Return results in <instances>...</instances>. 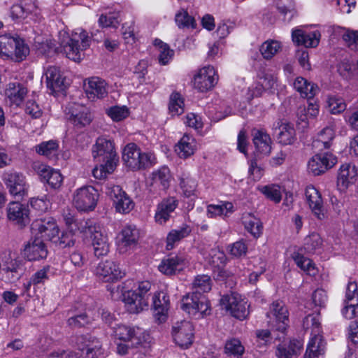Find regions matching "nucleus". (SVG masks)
<instances>
[{"mask_svg":"<svg viewBox=\"0 0 358 358\" xmlns=\"http://www.w3.org/2000/svg\"><path fill=\"white\" fill-rule=\"evenodd\" d=\"M320 33L317 31L306 32L301 29L292 30V41L296 45H303L306 48H315L320 42Z\"/></svg>","mask_w":358,"mask_h":358,"instance_id":"nucleus-29","label":"nucleus"},{"mask_svg":"<svg viewBox=\"0 0 358 358\" xmlns=\"http://www.w3.org/2000/svg\"><path fill=\"white\" fill-rule=\"evenodd\" d=\"M96 275L106 282L118 280L124 276L119 266L112 260L100 262L95 270Z\"/></svg>","mask_w":358,"mask_h":358,"instance_id":"nucleus-21","label":"nucleus"},{"mask_svg":"<svg viewBox=\"0 0 358 358\" xmlns=\"http://www.w3.org/2000/svg\"><path fill=\"white\" fill-rule=\"evenodd\" d=\"M276 7L284 21L289 22L296 15L293 0H276Z\"/></svg>","mask_w":358,"mask_h":358,"instance_id":"nucleus-42","label":"nucleus"},{"mask_svg":"<svg viewBox=\"0 0 358 358\" xmlns=\"http://www.w3.org/2000/svg\"><path fill=\"white\" fill-rule=\"evenodd\" d=\"M339 34L342 36L343 40L348 46L358 45V31L339 28Z\"/></svg>","mask_w":358,"mask_h":358,"instance_id":"nucleus-64","label":"nucleus"},{"mask_svg":"<svg viewBox=\"0 0 358 358\" xmlns=\"http://www.w3.org/2000/svg\"><path fill=\"white\" fill-rule=\"evenodd\" d=\"M29 53V48L19 37L9 34L0 36V56L22 61Z\"/></svg>","mask_w":358,"mask_h":358,"instance_id":"nucleus-6","label":"nucleus"},{"mask_svg":"<svg viewBox=\"0 0 358 358\" xmlns=\"http://www.w3.org/2000/svg\"><path fill=\"white\" fill-rule=\"evenodd\" d=\"M52 241L62 248H70L75 244V234L72 231H65L59 236H57Z\"/></svg>","mask_w":358,"mask_h":358,"instance_id":"nucleus-53","label":"nucleus"},{"mask_svg":"<svg viewBox=\"0 0 358 358\" xmlns=\"http://www.w3.org/2000/svg\"><path fill=\"white\" fill-rule=\"evenodd\" d=\"M208 261L214 267L222 266L226 263L227 257L224 252L218 249H212L209 253Z\"/></svg>","mask_w":358,"mask_h":358,"instance_id":"nucleus-62","label":"nucleus"},{"mask_svg":"<svg viewBox=\"0 0 358 358\" xmlns=\"http://www.w3.org/2000/svg\"><path fill=\"white\" fill-rule=\"evenodd\" d=\"M68 119L78 128L89 125L92 120V116L89 109L85 106L73 104L66 108Z\"/></svg>","mask_w":358,"mask_h":358,"instance_id":"nucleus-20","label":"nucleus"},{"mask_svg":"<svg viewBox=\"0 0 358 358\" xmlns=\"http://www.w3.org/2000/svg\"><path fill=\"white\" fill-rule=\"evenodd\" d=\"M280 44L277 41H267L262 43L260 52L266 59L272 58L280 50Z\"/></svg>","mask_w":358,"mask_h":358,"instance_id":"nucleus-56","label":"nucleus"},{"mask_svg":"<svg viewBox=\"0 0 358 358\" xmlns=\"http://www.w3.org/2000/svg\"><path fill=\"white\" fill-rule=\"evenodd\" d=\"M47 87L52 92H61L66 87V78L56 66H50L45 72Z\"/></svg>","mask_w":358,"mask_h":358,"instance_id":"nucleus-32","label":"nucleus"},{"mask_svg":"<svg viewBox=\"0 0 358 358\" xmlns=\"http://www.w3.org/2000/svg\"><path fill=\"white\" fill-rule=\"evenodd\" d=\"M220 305L229 311L233 317L240 320L245 319L249 315L247 301L242 299L238 294L223 295L220 299Z\"/></svg>","mask_w":358,"mask_h":358,"instance_id":"nucleus-12","label":"nucleus"},{"mask_svg":"<svg viewBox=\"0 0 358 358\" xmlns=\"http://www.w3.org/2000/svg\"><path fill=\"white\" fill-rule=\"evenodd\" d=\"M169 110L172 116H178L183 113L184 99L179 92H173L170 95Z\"/></svg>","mask_w":358,"mask_h":358,"instance_id":"nucleus-47","label":"nucleus"},{"mask_svg":"<svg viewBox=\"0 0 358 358\" xmlns=\"http://www.w3.org/2000/svg\"><path fill=\"white\" fill-rule=\"evenodd\" d=\"M175 20L179 28H195L196 27L194 17L190 16L187 11L184 9L176 15Z\"/></svg>","mask_w":358,"mask_h":358,"instance_id":"nucleus-55","label":"nucleus"},{"mask_svg":"<svg viewBox=\"0 0 358 358\" xmlns=\"http://www.w3.org/2000/svg\"><path fill=\"white\" fill-rule=\"evenodd\" d=\"M302 348L301 341L292 339L288 344H279L276 348L275 355L278 358H292L293 356L300 354Z\"/></svg>","mask_w":358,"mask_h":358,"instance_id":"nucleus-33","label":"nucleus"},{"mask_svg":"<svg viewBox=\"0 0 358 358\" xmlns=\"http://www.w3.org/2000/svg\"><path fill=\"white\" fill-rule=\"evenodd\" d=\"M22 264L10 254H3L0 258V278L6 282H13L20 279Z\"/></svg>","mask_w":358,"mask_h":358,"instance_id":"nucleus-14","label":"nucleus"},{"mask_svg":"<svg viewBox=\"0 0 358 358\" xmlns=\"http://www.w3.org/2000/svg\"><path fill=\"white\" fill-rule=\"evenodd\" d=\"M334 137V129L331 127H327L319 132L317 138L313 142V145L320 150L322 148L329 149Z\"/></svg>","mask_w":358,"mask_h":358,"instance_id":"nucleus-41","label":"nucleus"},{"mask_svg":"<svg viewBox=\"0 0 358 358\" xmlns=\"http://www.w3.org/2000/svg\"><path fill=\"white\" fill-rule=\"evenodd\" d=\"M106 113L116 122L121 121L129 115V110L126 106H113L108 109Z\"/></svg>","mask_w":358,"mask_h":358,"instance_id":"nucleus-61","label":"nucleus"},{"mask_svg":"<svg viewBox=\"0 0 358 358\" xmlns=\"http://www.w3.org/2000/svg\"><path fill=\"white\" fill-rule=\"evenodd\" d=\"M113 201L116 211L128 213L134 207V203L119 185H114L107 192Z\"/></svg>","mask_w":358,"mask_h":358,"instance_id":"nucleus-18","label":"nucleus"},{"mask_svg":"<svg viewBox=\"0 0 358 358\" xmlns=\"http://www.w3.org/2000/svg\"><path fill=\"white\" fill-rule=\"evenodd\" d=\"M78 230L90 237L93 247L94 254L100 257L106 255L109 252V243L106 236L101 231L100 227L90 219L81 220L78 224Z\"/></svg>","mask_w":358,"mask_h":358,"instance_id":"nucleus-2","label":"nucleus"},{"mask_svg":"<svg viewBox=\"0 0 358 358\" xmlns=\"http://www.w3.org/2000/svg\"><path fill=\"white\" fill-rule=\"evenodd\" d=\"M32 234L36 238L52 241L59 234V228L54 218L44 216L33 221L31 225Z\"/></svg>","mask_w":358,"mask_h":358,"instance_id":"nucleus-11","label":"nucleus"},{"mask_svg":"<svg viewBox=\"0 0 358 358\" xmlns=\"http://www.w3.org/2000/svg\"><path fill=\"white\" fill-rule=\"evenodd\" d=\"M3 181L9 193L17 200L27 195L29 185L25 177L20 173L9 171L3 175Z\"/></svg>","mask_w":358,"mask_h":358,"instance_id":"nucleus-13","label":"nucleus"},{"mask_svg":"<svg viewBox=\"0 0 358 358\" xmlns=\"http://www.w3.org/2000/svg\"><path fill=\"white\" fill-rule=\"evenodd\" d=\"M179 185L185 196L190 197L196 194L198 183L197 181L190 176L182 174L180 178Z\"/></svg>","mask_w":358,"mask_h":358,"instance_id":"nucleus-44","label":"nucleus"},{"mask_svg":"<svg viewBox=\"0 0 358 358\" xmlns=\"http://www.w3.org/2000/svg\"><path fill=\"white\" fill-rule=\"evenodd\" d=\"M155 45L159 48V62L162 65L167 64L173 56V50L159 39H155Z\"/></svg>","mask_w":358,"mask_h":358,"instance_id":"nucleus-52","label":"nucleus"},{"mask_svg":"<svg viewBox=\"0 0 358 358\" xmlns=\"http://www.w3.org/2000/svg\"><path fill=\"white\" fill-rule=\"evenodd\" d=\"M6 96L13 105L20 106L27 93V88L21 83H10L6 90Z\"/></svg>","mask_w":358,"mask_h":358,"instance_id":"nucleus-34","label":"nucleus"},{"mask_svg":"<svg viewBox=\"0 0 358 358\" xmlns=\"http://www.w3.org/2000/svg\"><path fill=\"white\" fill-rule=\"evenodd\" d=\"M152 284L149 281H143L135 290H129L123 294V301L130 313H138L148 307V299Z\"/></svg>","mask_w":358,"mask_h":358,"instance_id":"nucleus-5","label":"nucleus"},{"mask_svg":"<svg viewBox=\"0 0 358 358\" xmlns=\"http://www.w3.org/2000/svg\"><path fill=\"white\" fill-rule=\"evenodd\" d=\"M191 231L192 229L187 224H182L176 229H172L166 236V248L169 250H172L176 243L187 237Z\"/></svg>","mask_w":358,"mask_h":358,"instance_id":"nucleus-37","label":"nucleus"},{"mask_svg":"<svg viewBox=\"0 0 358 358\" xmlns=\"http://www.w3.org/2000/svg\"><path fill=\"white\" fill-rule=\"evenodd\" d=\"M278 135L279 143L283 145H291L296 140V132L294 127L289 123H282L280 126Z\"/></svg>","mask_w":358,"mask_h":358,"instance_id":"nucleus-43","label":"nucleus"},{"mask_svg":"<svg viewBox=\"0 0 358 358\" xmlns=\"http://www.w3.org/2000/svg\"><path fill=\"white\" fill-rule=\"evenodd\" d=\"M122 161L132 171L145 169L155 164L156 158L151 152H143L134 143H129L122 150Z\"/></svg>","mask_w":358,"mask_h":358,"instance_id":"nucleus-1","label":"nucleus"},{"mask_svg":"<svg viewBox=\"0 0 358 358\" xmlns=\"http://www.w3.org/2000/svg\"><path fill=\"white\" fill-rule=\"evenodd\" d=\"M252 142L255 145L253 152L255 157L262 159L269 155L271 151V139L264 130L254 129L252 133Z\"/></svg>","mask_w":358,"mask_h":358,"instance_id":"nucleus-19","label":"nucleus"},{"mask_svg":"<svg viewBox=\"0 0 358 358\" xmlns=\"http://www.w3.org/2000/svg\"><path fill=\"white\" fill-rule=\"evenodd\" d=\"M48 254V249L43 240L36 238L31 240L24 250V255L29 261L44 259L47 257Z\"/></svg>","mask_w":358,"mask_h":358,"instance_id":"nucleus-28","label":"nucleus"},{"mask_svg":"<svg viewBox=\"0 0 358 358\" xmlns=\"http://www.w3.org/2000/svg\"><path fill=\"white\" fill-rule=\"evenodd\" d=\"M276 331H273L271 329H257L255 331V335L257 338V342L259 345H267L271 343L272 339L274 338L275 339L276 336H275V333ZM278 335H277L278 336Z\"/></svg>","mask_w":358,"mask_h":358,"instance_id":"nucleus-60","label":"nucleus"},{"mask_svg":"<svg viewBox=\"0 0 358 358\" xmlns=\"http://www.w3.org/2000/svg\"><path fill=\"white\" fill-rule=\"evenodd\" d=\"M175 343L182 348H189L194 340V327L189 321L176 322L172 329Z\"/></svg>","mask_w":358,"mask_h":358,"instance_id":"nucleus-15","label":"nucleus"},{"mask_svg":"<svg viewBox=\"0 0 358 358\" xmlns=\"http://www.w3.org/2000/svg\"><path fill=\"white\" fill-rule=\"evenodd\" d=\"M306 197L313 213L320 220L327 217V213L323 206V201L320 192L313 185L306 189Z\"/></svg>","mask_w":358,"mask_h":358,"instance_id":"nucleus-22","label":"nucleus"},{"mask_svg":"<svg viewBox=\"0 0 358 358\" xmlns=\"http://www.w3.org/2000/svg\"><path fill=\"white\" fill-rule=\"evenodd\" d=\"M325 350V343L322 336L315 334L310 340L303 358H317L323 355Z\"/></svg>","mask_w":358,"mask_h":358,"instance_id":"nucleus-36","label":"nucleus"},{"mask_svg":"<svg viewBox=\"0 0 358 358\" xmlns=\"http://www.w3.org/2000/svg\"><path fill=\"white\" fill-rule=\"evenodd\" d=\"M294 259L296 265L307 274L312 276L317 274V270L311 259L299 254L296 255Z\"/></svg>","mask_w":358,"mask_h":358,"instance_id":"nucleus-50","label":"nucleus"},{"mask_svg":"<svg viewBox=\"0 0 358 358\" xmlns=\"http://www.w3.org/2000/svg\"><path fill=\"white\" fill-rule=\"evenodd\" d=\"M212 287V280L208 275H198L192 282V292L201 293L208 292Z\"/></svg>","mask_w":358,"mask_h":358,"instance_id":"nucleus-46","label":"nucleus"},{"mask_svg":"<svg viewBox=\"0 0 358 358\" xmlns=\"http://www.w3.org/2000/svg\"><path fill=\"white\" fill-rule=\"evenodd\" d=\"M357 171L355 167L349 164L341 166L338 172L337 183L343 189L347 188L350 185L353 184L356 180Z\"/></svg>","mask_w":358,"mask_h":358,"instance_id":"nucleus-35","label":"nucleus"},{"mask_svg":"<svg viewBox=\"0 0 358 358\" xmlns=\"http://www.w3.org/2000/svg\"><path fill=\"white\" fill-rule=\"evenodd\" d=\"M178 205V201L175 197H169L163 199L157 205L155 215V221L160 224H165L171 217V214L175 210Z\"/></svg>","mask_w":358,"mask_h":358,"instance_id":"nucleus-31","label":"nucleus"},{"mask_svg":"<svg viewBox=\"0 0 358 358\" xmlns=\"http://www.w3.org/2000/svg\"><path fill=\"white\" fill-rule=\"evenodd\" d=\"M329 111L332 114H340L346 109V103L344 99L336 96H331L327 101Z\"/></svg>","mask_w":358,"mask_h":358,"instance_id":"nucleus-57","label":"nucleus"},{"mask_svg":"<svg viewBox=\"0 0 358 358\" xmlns=\"http://www.w3.org/2000/svg\"><path fill=\"white\" fill-rule=\"evenodd\" d=\"M180 308L195 318L203 317L210 313V303L206 296L201 293L194 292L182 297Z\"/></svg>","mask_w":358,"mask_h":358,"instance_id":"nucleus-8","label":"nucleus"},{"mask_svg":"<svg viewBox=\"0 0 358 358\" xmlns=\"http://www.w3.org/2000/svg\"><path fill=\"white\" fill-rule=\"evenodd\" d=\"M336 163L337 158L332 153H318L308 161V168L314 176H320L331 169Z\"/></svg>","mask_w":358,"mask_h":358,"instance_id":"nucleus-16","label":"nucleus"},{"mask_svg":"<svg viewBox=\"0 0 358 358\" xmlns=\"http://www.w3.org/2000/svg\"><path fill=\"white\" fill-rule=\"evenodd\" d=\"M75 343L81 352L83 358H103L104 350L101 342L90 334L78 335L75 337Z\"/></svg>","mask_w":358,"mask_h":358,"instance_id":"nucleus-10","label":"nucleus"},{"mask_svg":"<svg viewBox=\"0 0 358 358\" xmlns=\"http://www.w3.org/2000/svg\"><path fill=\"white\" fill-rule=\"evenodd\" d=\"M87 98L92 101L96 99H102L108 94L106 81L99 77H92L88 79L85 86Z\"/></svg>","mask_w":358,"mask_h":358,"instance_id":"nucleus-30","label":"nucleus"},{"mask_svg":"<svg viewBox=\"0 0 358 358\" xmlns=\"http://www.w3.org/2000/svg\"><path fill=\"white\" fill-rule=\"evenodd\" d=\"M186 259L181 255H169L158 266L159 271L166 275H176L184 269Z\"/></svg>","mask_w":358,"mask_h":358,"instance_id":"nucleus-25","label":"nucleus"},{"mask_svg":"<svg viewBox=\"0 0 358 358\" xmlns=\"http://www.w3.org/2000/svg\"><path fill=\"white\" fill-rule=\"evenodd\" d=\"M358 304L357 285L355 282H350L348 284L345 299L343 303Z\"/></svg>","mask_w":358,"mask_h":358,"instance_id":"nucleus-63","label":"nucleus"},{"mask_svg":"<svg viewBox=\"0 0 358 358\" xmlns=\"http://www.w3.org/2000/svg\"><path fill=\"white\" fill-rule=\"evenodd\" d=\"M35 148L37 153L50 158L56 155L59 145L57 141L50 140L42 142Z\"/></svg>","mask_w":358,"mask_h":358,"instance_id":"nucleus-49","label":"nucleus"},{"mask_svg":"<svg viewBox=\"0 0 358 358\" xmlns=\"http://www.w3.org/2000/svg\"><path fill=\"white\" fill-rule=\"evenodd\" d=\"M99 199L98 191L92 186L77 189L73 196V205L79 211L93 210Z\"/></svg>","mask_w":358,"mask_h":358,"instance_id":"nucleus-9","label":"nucleus"},{"mask_svg":"<svg viewBox=\"0 0 358 358\" xmlns=\"http://www.w3.org/2000/svg\"><path fill=\"white\" fill-rule=\"evenodd\" d=\"M118 13L101 14L99 19V24L101 27H116L120 24Z\"/></svg>","mask_w":358,"mask_h":358,"instance_id":"nucleus-58","label":"nucleus"},{"mask_svg":"<svg viewBox=\"0 0 358 358\" xmlns=\"http://www.w3.org/2000/svg\"><path fill=\"white\" fill-rule=\"evenodd\" d=\"M171 174L167 167H162L153 173V181L156 185L162 187L163 190L169 188L171 182Z\"/></svg>","mask_w":358,"mask_h":358,"instance_id":"nucleus-48","label":"nucleus"},{"mask_svg":"<svg viewBox=\"0 0 358 358\" xmlns=\"http://www.w3.org/2000/svg\"><path fill=\"white\" fill-rule=\"evenodd\" d=\"M260 190L268 199L275 203H279L281 201L282 192L279 185L275 184L265 185Z\"/></svg>","mask_w":358,"mask_h":358,"instance_id":"nucleus-54","label":"nucleus"},{"mask_svg":"<svg viewBox=\"0 0 358 358\" xmlns=\"http://www.w3.org/2000/svg\"><path fill=\"white\" fill-rule=\"evenodd\" d=\"M92 154L96 162L106 163L109 171L115 169L118 162V157L115 150L113 141L106 137H99L92 146Z\"/></svg>","mask_w":358,"mask_h":358,"instance_id":"nucleus-7","label":"nucleus"},{"mask_svg":"<svg viewBox=\"0 0 358 358\" xmlns=\"http://www.w3.org/2000/svg\"><path fill=\"white\" fill-rule=\"evenodd\" d=\"M288 308L282 301H273L266 313L268 326L274 331L280 332L282 336L275 337V340L285 338L286 331L289 326Z\"/></svg>","mask_w":358,"mask_h":358,"instance_id":"nucleus-3","label":"nucleus"},{"mask_svg":"<svg viewBox=\"0 0 358 358\" xmlns=\"http://www.w3.org/2000/svg\"><path fill=\"white\" fill-rule=\"evenodd\" d=\"M78 31L79 32L72 34L71 36L67 35L60 43L64 53L74 62L81 60L82 52L88 48L91 43V38L86 31L83 29H78Z\"/></svg>","mask_w":358,"mask_h":358,"instance_id":"nucleus-4","label":"nucleus"},{"mask_svg":"<svg viewBox=\"0 0 358 358\" xmlns=\"http://www.w3.org/2000/svg\"><path fill=\"white\" fill-rule=\"evenodd\" d=\"M195 148L194 138L188 134H185L176 146V152L180 158H187L194 154Z\"/></svg>","mask_w":358,"mask_h":358,"instance_id":"nucleus-38","label":"nucleus"},{"mask_svg":"<svg viewBox=\"0 0 358 358\" xmlns=\"http://www.w3.org/2000/svg\"><path fill=\"white\" fill-rule=\"evenodd\" d=\"M242 222L245 229L255 238H258L262 234L263 226L260 220L252 213L243 215Z\"/></svg>","mask_w":358,"mask_h":358,"instance_id":"nucleus-39","label":"nucleus"},{"mask_svg":"<svg viewBox=\"0 0 358 358\" xmlns=\"http://www.w3.org/2000/svg\"><path fill=\"white\" fill-rule=\"evenodd\" d=\"M90 322V317L85 313H83L69 317L67 324L71 328H80L88 324Z\"/></svg>","mask_w":358,"mask_h":358,"instance_id":"nucleus-59","label":"nucleus"},{"mask_svg":"<svg viewBox=\"0 0 358 358\" xmlns=\"http://www.w3.org/2000/svg\"><path fill=\"white\" fill-rule=\"evenodd\" d=\"M322 245V239L320 234L312 233L304 239V250L307 253H314Z\"/></svg>","mask_w":358,"mask_h":358,"instance_id":"nucleus-51","label":"nucleus"},{"mask_svg":"<svg viewBox=\"0 0 358 358\" xmlns=\"http://www.w3.org/2000/svg\"><path fill=\"white\" fill-rule=\"evenodd\" d=\"M294 87L303 98L308 99L313 98L317 91V87L315 84L309 83L302 77L295 79Z\"/></svg>","mask_w":358,"mask_h":358,"instance_id":"nucleus-40","label":"nucleus"},{"mask_svg":"<svg viewBox=\"0 0 358 358\" xmlns=\"http://www.w3.org/2000/svg\"><path fill=\"white\" fill-rule=\"evenodd\" d=\"M218 76L212 66H207L201 69L194 76V85L200 92L211 90L217 83Z\"/></svg>","mask_w":358,"mask_h":358,"instance_id":"nucleus-17","label":"nucleus"},{"mask_svg":"<svg viewBox=\"0 0 358 358\" xmlns=\"http://www.w3.org/2000/svg\"><path fill=\"white\" fill-rule=\"evenodd\" d=\"M8 218L20 227L29 222V209L19 201L10 202L7 208Z\"/></svg>","mask_w":358,"mask_h":358,"instance_id":"nucleus-27","label":"nucleus"},{"mask_svg":"<svg viewBox=\"0 0 358 358\" xmlns=\"http://www.w3.org/2000/svg\"><path fill=\"white\" fill-rule=\"evenodd\" d=\"M114 334L119 340L130 342L132 348H136L141 343L142 330L138 327L118 324L114 327Z\"/></svg>","mask_w":358,"mask_h":358,"instance_id":"nucleus-23","label":"nucleus"},{"mask_svg":"<svg viewBox=\"0 0 358 358\" xmlns=\"http://www.w3.org/2000/svg\"><path fill=\"white\" fill-rule=\"evenodd\" d=\"M154 316L159 323L164 322L168 317L170 307L169 296L162 292H157L152 296Z\"/></svg>","mask_w":358,"mask_h":358,"instance_id":"nucleus-26","label":"nucleus"},{"mask_svg":"<svg viewBox=\"0 0 358 358\" xmlns=\"http://www.w3.org/2000/svg\"><path fill=\"white\" fill-rule=\"evenodd\" d=\"M224 352L227 355L240 358L245 352V348L239 339L231 338L226 341Z\"/></svg>","mask_w":358,"mask_h":358,"instance_id":"nucleus-45","label":"nucleus"},{"mask_svg":"<svg viewBox=\"0 0 358 358\" xmlns=\"http://www.w3.org/2000/svg\"><path fill=\"white\" fill-rule=\"evenodd\" d=\"M139 232L135 226L125 227L121 232V238L118 243L120 253L124 254L133 250L138 243Z\"/></svg>","mask_w":358,"mask_h":358,"instance_id":"nucleus-24","label":"nucleus"}]
</instances>
